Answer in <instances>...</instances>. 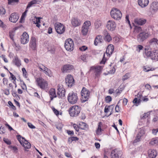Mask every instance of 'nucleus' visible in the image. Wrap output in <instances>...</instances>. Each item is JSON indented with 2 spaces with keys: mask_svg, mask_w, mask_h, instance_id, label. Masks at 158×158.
Here are the masks:
<instances>
[{
  "mask_svg": "<svg viewBox=\"0 0 158 158\" xmlns=\"http://www.w3.org/2000/svg\"><path fill=\"white\" fill-rule=\"evenodd\" d=\"M36 85L38 87L43 90H48V83L47 81L42 78H37L35 81Z\"/></svg>",
  "mask_w": 158,
  "mask_h": 158,
  "instance_id": "obj_1",
  "label": "nucleus"
},
{
  "mask_svg": "<svg viewBox=\"0 0 158 158\" xmlns=\"http://www.w3.org/2000/svg\"><path fill=\"white\" fill-rule=\"evenodd\" d=\"M81 107L78 105H74L70 107L68 111L69 114L71 117H76L78 116L80 113Z\"/></svg>",
  "mask_w": 158,
  "mask_h": 158,
  "instance_id": "obj_2",
  "label": "nucleus"
},
{
  "mask_svg": "<svg viewBox=\"0 0 158 158\" xmlns=\"http://www.w3.org/2000/svg\"><path fill=\"white\" fill-rule=\"evenodd\" d=\"M16 138L20 144L24 148L25 150L26 149H29L31 147V144L24 138L20 135H17Z\"/></svg>",
  "mask_w": 158,
  "mask_h": 158,
  "instance_id": "obj_3",
  "label": "nucleus"
},
{
  "mask_svg": "<svg viewBox=\"0 0 158 158\" xmlns=\"http://www.w3.org/2000/svg\"><path fill=\"white\" fill-rule=\"evenodd\" d=\"M110 15L111 17L116 20L121 19L122 17V14L120 10L113 8L110 11Z\"/></svg>",
  "mask_w": 158,
  "mask_h": 158,
  "instance_id": "obj_4",
  "label": "nucleus"
},
{
  "mask_svg": "<svg viewBox=\"0 0 158 158\" xmlns=\"http://www.w3.org/2000/svg\"><path fill=\"white\" fill-rule=\"evenodd\" d=\"M78 100L77 94L75 93L71 92L69 93L67 96V100L69 103L71 104L76 103Z\"/></svg>",
  "mask_w": 158,
  "mask_h": 158,
  "instance_id": "obj_5",
  "label": "nucleus"
},
{
  "mask_svg": "<svg viewBox=\"0 0 158 158\" xmlns=\"http://www.w3.org/2000/svg\"><path fill=\"white\" fill-rule=\"evenodd\" d=\"M81 99L82 102L87 101L90 97V92L86 88L83 87L81 91Z\"/></svg>",
  "mask_w": 158,
  "mask_h": 158,
  "instance_id": "obj_6",
  "label": "nucleus"
},
{
  "mask_svg": "<svg viewBox=\"0 0 158 158\" xmlns=\"http://www.w3.org/2000/svg\"><path fill=\"white\" fill-rule=\"evenodd\" d=\"M54 26L56 31L59 34H62L65 31V27L61 23H55Z\"/></svg>",
  "mask_w": 158,
  "mask_h": 158,
  "instance_id": "obj_7",
  "label": "nucleus"
},
{
  "mask_svg": "<svg viewBox=\"0 0 158 158\" xmlns=\"http://www.w3.org/2000/svg\"><path fill=\"white\" fill-rule=\"evenodd\" d=\"M40 2L39 0H32L29 2L28 4L25 11L22 14L21 19L22 20L24 19L25 17L26 16L27 13L28 11L27 9L32 6H34L35 4H39Z\"/></svg>",
  "mask_w": 158,
  "mask_h": 158,
  "instance_id": "obj_8",
  "label": "nucleus"
},
{
  "mask_svg": "<svg viewBox=\"0 0 158 158\" xmlns=\"http://www.w3.org/2000/svg\"><path fill=\"white\" fill-rule=\"evenodd\" d=\"M74 44L73 41L71 39H67L64 44V47L66 49L69 51H71L73 49Z\"/></svg>",
  "mask_w": 158,
  "mask_h": 158,
  "instance_id": "obj_9",
  "label": "nucleus"
},
{
  "mask_svg": "<svg viewBox=\"0 0 158 158\" xmlns=\"http://www.w3.org/2000/svg\"><path fill=\"white\" fill-rule=\"evenodd\" d=\"M150 36V34L148 32H141L137 36V40L139 42H143Z\"/></svg>",
  "mask_w": 158,
  "mask_h": 158,
  "instance_id": "obj_10",
  "label": "nucleus"
},
{
  "mask_svg": "<svg viewBox=\"0 0 158 158\" xmlns=\"http://www.w3.org/2000/svg\"><path fill=\"white\" fill-rule=\"evenodd\" d=\"M65 90L62 85L59 84L57 86V94L58 97L62 98L65 96Z\"/></svg>",
  "mask_w": 158,
  "mask_h": 158,
  "instance_id": "obj_11",
  "label": "nucleus"
},
{
  "mask_svg": "<svg viewBox=\"0 0 158 158\" xmlns=\"http://www.w3.org/2000/svg\"><path fill=\"white\" fill-rule=\"evenodd\" d=\"M91 25L90 22L89 21H85L82 26L81 32L82 34L84 35H87L89 27Z\"/></svg>",
  "mask_w": 158,
  "mask_h": 158,
  "instance_id": "obj_12",
  "label": "nucleus"
},
{
  "mask_svg": "<svg viewBox=\"0 0 158 158\" xmlns=\"http://www.w3.org/2000/svg\"><path fill=\"white\" fill-rule=\"evenodd\" d=\"M65 82L68 86L70 87L72 86L75 83L73 76L70 74H68L65 78Z\"/></svg>",
  "mask_w": 158,
  "mask_h": 158,
  "instance_id": "obj_13",
  "label": "nucleus"
},
{
  "mask_svg": "<svg viewBox=\"0 0 158 158\" xmlns=\"http://www.w3.org/2000/svg\"><path fill=\"white\" fill-rule=\"evenodd\" d=\"M110 155L111 158H121L122 152L117 149H115L112 151Z\"/></svg>",
  "mask_w": 158,
  "mask_h": 158,
  "instance_id": "obj_14",
  "label": "nucleus"
},
{
  "mask_svg": "<svg viewBox=\"0 0 158 158\" xmlns=\"http://www.w3.org/2000/svg\"><path fill=\"white\" fill-rule=\"evenodd\" d=\"M74 68L73 65L71 64H67L64 65L61 68L62 73H69L72 70L74 69Z\"/></svg>",
  "mask_w": 158,
  "mask_h": 158,
  "instance_id": "obj_15",
  "label": "nucleus"
},
{
  "mask_svg": "<svg viewBox=\"0 0 158 158\" xmlns=\"http://www.w3.org/2000/svg\"><path fill=\"white\" fill-rule=\"evenodd\" d=\"M39 68L40 71L44 72L46 75L49 77H51L52 76V74L51 71L43 65L42 64L40 66Z\"/></svg>",
  "mask_w": 158,
  "mask_h": 158,
  "instance_id": "obj_16",
  "label": "nucleus"
},
{
  "mask_svg": "<svg viewBox=\"0 0 158 158\" xmlns=\"http://www.w3.org/2000/svg\"><path fill=\"white\" fill-rule=\"evenodd\" d=\"M106 27L108 30L113 31L115 30L116 27V24L113 21L109 20L107 22Z\"/></svg>",
  "mask_w": 158,
  "mask_h": 158,
  "instance_id": "obj_17",
  "label": "nucleus"
},
{
  "mask_svg": "<svg viewBox=\"0 0 158 158\" xmlns=\"http://www.w3.org/2000/svg\"><path fill=\"white\" fill-rule=\"evenodd\" d=\"M29 35L26 32H24L21 38V42L23 44H27L29 42Z\"/></svg>",
  "mask_w": 158,
  "mask_h": 158,
  "instance_id": "obj_18",
  "label": "nucleus"
},
{
  "mask_svg": "<svg viewBox=\"0 0 158 158\" xmlns=\"http://www.w3.org/2000/svg\"><path fill=\"white\" fill-rule=\"evenodd\" d=\"M37 40L35 37L32 36L31 37L29 43V47L32 50H35L37 47Z\"/></svg>",
  "mask_w": 158,
  "mask_h": 158,
  "instance_id": "obj_19",
  "label": "nucleus"
},
{
  "mask_svg": "<svg viewBox=\"0 0 158 158\" xmlns=\"http://www.w3.org/2000/svg\"><path fill=\"white\" fill-rule=\"evenodd\" d=\"M102 68L101 66H96L92 67L91 68V70H93L95 73V75L98 76L100 74Z\"/></svg>",
  "mask_w": 158,
  "mask_h": 158,
  "instance_id": "obj_20",
  "label": "nucleus"
},
{
  "mask_svg": "<svg viewBox=\"0 0 158 158\" xmlns=\"http://www.w3.org/2000/svg\"><path fill=\"white\" fill-rule=\"evenodd\" d=\"M19 18V15L16 13H12L9 17V20L11 22L15 23Z\"/></svg>",
  "mask_w": 158,
  "mask_h": 158,
  "instance_id": "obj_21",
  "label": "nucleus"
},
{
  "mask_svg": "<svg viewBox=\"0 0 158 158\" xmlns=\"http://www.w3.org/2000/svg\"><path fill=\"white\" fill-rule=\"evenodd\" d=\"M147 22V20L143 18H136L134 20L135 23L138 25H142L145 24Z\"/></svg>",
  "mask_w": 158,
  "mask_h": 158,
  "instance_id": "obj_22",
  "label": "nucleus"
},
{
  "mask_svg": "<svg viewBox=\"0 0 158 158\" xmlns=\"http://www.w3.org/2000/svg\"><path fill=\"white\" fill-rule=\"evenodd\" d=\"M145 133V130L143 128L140 129L138 133L136 139L134 140V142H137L140 141L141 137L144 135Z\"/></svg>",
  "mask_w": 158,
  "mask_h": 158,
  "instance_id": "obj_23",
  "label": "nucleus"
},
{
  "mask_svg": "<svg viewBox=\"0 0 158 158\" xmlns=\"http://www.w3.org/2000/svg\"><path fill=\"white\" fill-rule=\"evenodd\" d=\"M12 63L14 65L18 67H20L21 65V60L17 56H15L12 60Z\"/></svg>",
  "mask_w": 158,
  "mask_h": 158,
  "instance_id": "obj_24",
  "label": "nucleus"
},
{
  "mask_svg": "<svg viewBox=\"0 0 158 158\" xmlns=\"http://www.w3.org/2000/svg\"><path fill=\"white\" fill-rule=\"evenodd\" d=\"M114 49V47L113 45L110 44L108 45L106 52L107 56H110L112 54Z\"/></svg>",
  "mask_w": 158,
  "mask_h": 158,
  "instance_id": "obj_25",
  "label": "nucleus"
},
{
  "mask_svg": "<svg viewBox=\"0 0 158 158\" xmlns=\"http://www.w3.org/2000/svg\"><path fill=\"white\" fill-rule=\"evenodd\" d=\"M148 154L149 158H155L157 156V152L155 150L150 149L148 150Z\"/></svg>",
  "mask_w": 158,
  "mask_h": 158,
  "instance_id": "obj_26",
  "label": "nucleus"
},
{
  "mask_svg": "<svg viewBox=\"0 0 158 158\" xmlns=\"http://www.w3.org/2000/svg\"><path fill=\"white\" fill-rule=\"evenodd\" d=\"M71 23L73 26L76 27L80 25L81 22L77 18H74L72 19Z\"/></svg>",
  "mask_w": 158,
  "mask_h": 158,
  "instance_id": "obj_27",
  "label": "nucleus"
},
{
  "mask_svg": "<svg viewBox=\"0 0 158 158\" xmlns=\"http://www.w3.org/2000/svg\"><path fill=\"white\" fill-rule=\"evenodd\" d=\"M138 2L139 5L143 8L146 6L149 2V0H138Z\"/></svg>",
  "mask_w": 158,
  "mask_h": 158,
  "instance_id": "obj_28",
  "label": "nucleus"
},
{
  "mask_svg": "<svg viewBox=\"0 0 158 158\" xmlns=\"http://www.w3.org/2000/svg\"><path fill=\"white\" fill-rule=\"evenodd\" d=\"M49 94L51 100L57 96L55 89L54 88H51L50 89L49 91Z\"/></svg>",
  "mask_w": 158,
  "mask_h": 158,
  "instance_id": "obj_29",
  "label": "nucleus"
},
{
  "mask_svg": "<svg viewBox=\"0 0 158 158\" xmlns=\"http://www.w3.org/2000/svg\"><path fill=\"white\" fill-rule=\"evenodd\" d=\"M110 108H111V111H110V115L113 112V110L114 108V105H111L110 106L106 105L105 109H104V112L105 113H107L109 112L110 111L109 110H110Z\"/></svg>",
  "mask_w": 158,
  "mask_h": 158,
  "instance_id": "obj_30",
  "label": "nucleus"
},
{
  "mask_svg": "<svg viewBox=\"0 0 158 158\" xmlns=\"http://www.w3.org/2000/svg\"><path fill=\"white\" fill-rule=\"evenodd\" d=\"M152 111H148L147 113H145L140 116L141 119H144L147 118H148V119H147L148 121L147 122L148 124L149 123V121L148 119L150 118V113Z\"/></svg>",
  "mask_w": 158,
  "mask_h": 158,
  "instance_id": "obj_31",
  "label": "nucleus"
},
{
  "mask_svg": "<svg viewBox=\"0 0 158 158\" xmlns=\"http://www.w3.org/2000/svg\"><path fill=\"white\" fill-rule=\"evenodd\" d=\"M124 87L122 85L120 86L115 90V93L116 96L119 95L124 89Z\"/></svg>",
  "mask_w": 158,
  "mask_h": 158,
  "instance_id": "obj_32",
  "label": "nucleus"
},
{
  "mask_svg": "<svg viewBox=\"0 0 158 158\" xmlns=\"http://www.w3.org/2000/svg\"><path fill=\"white\" fill-rule=\"evenodd\" d=\"M102 125V122H99L98 123V128L96 130V134L98 135H100L102 134V131H103L101 128Z\"/></svg>",
  "mask_w": 158,
  "mask_h": 158,
  "instance_id": "obj_33",
  "label": "nucleus"
},
{
  "mask_svg": "<svg viewBox=\"0 0 158 158\" xmlns=\"http://www.w3.org/2000/svg\"><path fill=\"white\" fill-rule=\"evenodd\" d=\"M102 36L101 35H97L95 39L94 44L96 46L97 45L98 43H102Z\"/></svg>",
  "mask_w": 158,
  "mask_h": 158,
  "instance_id": "obj_34",
  "label": "nucleus"
},
{
  "mask_svg": "<svg viewBox=\"0 0 158 158\" xmlns=\"http://www.w3.org/2000/svg\"><path fill=\"white\" fill-rule=\"evenodd\" d=\"M79 126L80 129L84 130H86L88 127V125L83 122H81L79 124Z\"/></svg>",
  "mask_w": 158,
  "mask_h": 158,
  "instance_id": "obj_35",
  "label": "nucleus"
},
{
  "mask_svg": "<svg viewBox=\"0 0 158 158\" xmlns=\"http://www.w3.org/2000/svg\"><path fill=\"white\" fill-rule=\"evenodd\" d=\"M137 96L138 98H139V100H142L144 102H147L149 100L147 96L142 97V95L139 93L137 94Z\"/></svg>",
  "mask_w": 158,
  "mask_h": 158,
  "instance_id": "obj_36",
  "label": "nucleus"
},
{
  "mask_svg": "<svg viewBox=\"0 0 158 158\" xmlns=\"http://www.w3.org/2000/svg\"><path fill=\"white\" fill-rule=\"evenodd\" d=\"M151 7L154 11H156L158 10V2H152Z\"/></svg>",
  "mask_w": 158,
  "mask_h": 158,
  "instance_id": "obj_37",
  "label": "nucleus"
},
{
  "mask_svg": "<svg viewBox=\"0 0 158 158\" xmlns=\"http://www.w3.org/2000/svg\"><path fill=\"white\" fill-rule=\"evenodd\" d=\"M79 139V138L77 137L72 136L68 138V142L70 143H71L73 141H78Z\"/></svg>",
  "mask_w": 158,
  "mask_h": 158,
  "instance_id": "obj_38",
  "label": "nucleus"
},
{
  "mask_svg": "<svg viewBox=\"0 0 158 158\" xmlns=\"http://www.w3.org/2000/svg\"><path fill=\"white\" fill-rule=\"evenodd\" d=\"M155 69V68H151L147 65L144 66L143 67V70L145 72H148L150 71H153Z\"/></svg>",
  "mask_w": 158,
  "mask_h": 158,
  "instance_id": "obj_39",
  "label": "nucleus"
},
{
  "mask_svg": "<svg viewBox=\"0 0 158 158\" xmlns=\"http://www.w3.org/2000/svg\"><path fill=\"white\" fill-rule=\"evenodd\" d=\"M151 59L152 60H158V51H156L155 52H153V56H151Z\"/></svg>",
  "mask_w": 158,
  "mask_h": 158,
  "instance_id": "obj_40",
  "label": "nucleus"
},
{
  "mask_svg": "<svg viewBox=\"0 0 158 158\" xmlns=\"http://www.w3.org/2000/svg\"><path fill=\"white\" fill-rule=\"evenodd\" d=\"M149 143L152 145L158 144V138L152 139Z\"/></svg>",
  "mask_w": 158,
  "mask_h": 158,
  "instance_id": "obj_41",
  "label": "nucleus"
},
{
  "mask_svg": "<svg viewBox=\"0 0 158 158\" xmlns=\"http://www.w3.org/2000/svg\"><path fill=\"white\" fill-rule=\"evenodd\" d=\"M51 109L52 110L54 114L57 116H58L59 115H61L62 114V112H59L57 109H55L54 107H52Z\"/></svg>",
  "mask_w": 158,
  "mask_h": 158,
  "instance_id": "obj_42",
  "label": "nucleus"
},
{
  "mask_svg": "<svg viewBox=\"0 0 158 158\" xmlns=\"http://www.w3.org/2000/svg\"><path fill=\"white\" fill-rule=\"evenodd\" d=\"M104 40L106 41L109 42L112 40V37L109 33H107L105 36Z\"/></svg>",
  "mask_w": 158,
  "mask_h": 158,
  "instance_id": "obj_43",
  "label": "nucleus"
},
{
  "mask_svg": "<svg viewBox=\"0 0 158 158\" xmlns=\"http://www.w3.org/2000/svg\"><path fill=\"white\" fill-rule=\"evenodd\" d=\"M9 73L10 74V76L9 77V79L11 81H12L13 82L14 81V83H15V81H16V78L15 76L12 73L10 72V71H9Z\"/></svg>",
  "mask_w": 158,
  "mask_h": 158,
  "instance_id": "obj_44",
  "label": "nucleus"
},
{
  "mask_svg": "<svg viewBox=\"0 0 158 158\" xmlns=\"http://www.w3.org/2000/svg\"><path fill=\"white\" fill-rule=\"evenodd\" d=\"M153 52L150 51H146L145 53V56L147 57H150L151 59V56H153Z\"/></svg>",
  "mask_w": 158,
  "mask_h": 158,
  "instance_id": "obj_45",
  "label": "nucleus"
},
{
  "mask_svg": "<svg viewBox=\"0 0 158 158\" xmlns=\"http://www.w3.org/2000/svg\"><path fill=\"white\" fill-rule=\"evenodd\" d=\"M8 4L14 5L18 3L19 0H8Z\"/></svg>",
  "mask_w": 158,
  "mask_h": 158,
  "instance_id": "obj_46",
  "label": "nucleus"
},
{
  "mask_svg": "<svg viewBox=\"0 0 158 158\" xmlns=\"http://www.w3.org/2000/svg\"><path fill=\"white\" fill-rule=\"evenodd\" d=\"M102 23L100 20L96 21L94 23V26L95 28L98 29L101 25Z\"/></svg>",
  "mask_w": 158,
  "mask_h": 158,
  "instance_id": "obj_47",
  "label": "nucleus"
},
{
  "mask_svg": "<svg viewBox=\"0 0 158 158\" xmlns=\"http://www.w3.org/2000/svg\"><path fill=\"white\" fill-rule=\"evenodd\" d=\"M131 77V75L130 73H127L125 74L122 78V80L123 81L126 80L129 78Z\"/></svg>",
  "mask_w": 158,
  "mask_h": 158,
  "instance_id": "obj_48",
  "label": "nucleus"
},
{
  "mask_svg": "<svg viewBox=\"0 0 158 158\" xmlns=\"http://www.w3.org/2000/svg\"><path fill=\"white\" fill-rule=\"evenodd\" d=\"M87 54H85L82 55H81L80 56L79 58L83 61H85L86 60L87 58Z\"/></svg>",
  "mask_w": 158,
  "mask_h": 158,
  "instance_id": "obj_49",
  "label": "nucleus"
},
{
  "mask_svg": "<svg viewBox=\"0 0 158 158\" xmlns=\"http://www.w3.org/2000/svg\"><path fill=\"white\" fill-rule=\"evenodd\" d=\"M71 125L73 126L76 131L78 132L79 131V129L80 128L79 125H78L76 124L73 123H71Z\"/></svg>",
  "mask_w": 158,
  "mask_h": 158,
  "instance_id": "obj_50",
  "label": "nucleus"
},
{
  "mask_svg": "<svg viewBox=\"0 0 158 158\" xmlns=\"http://www.w3.org/2000/svg\"><path fill=\"white\" fill-rule=\"evenodd\" d=\"M8 104L10 106V107L11 109L15 110H16V108L15 106L11 102L9 101L8 102Z\"/></svg>",
  "mask_w": 158,
  "mask_h": 158,
  "instance_id": "obj_51",
  "label": "nucleus"
},
{
  "mask_svg": "<svg viewBox=\"0 0 158 158\" xmlns=\"http://www.w3.org/2000/svg\"><path fill=\"white\" fill-rule=\"evenodd\" d=\"M6 10L2 7H0V16H2L5 14Z\"/></svg>",
  "mask_w": 158,
  "mask_h": 158,
  "instance_id": "obj_52",
  "label": "nucleus"
},
{
  "mask_svg": "<svg viewBox=\"0 0 158 158\" xmlns=\"http://www.w3.org/2000/svg\"><path fill=\"white\" fill-rule=\"evenodd\" d=\"M140 100L139 99L138 100L137 98H135L133 101V103L135 104L136 106H138L140 102Z\"/></svg>",
  "mask_w": 158,
  "mask_h": 158,
  "instance_id": "obj_53",
  "label": "nucleus"
},
{
  "mask_svg": "<svg viewBox=\"0 0 158 158\" xmlns=\"http://www.w3.org/2000/svg\"><path fill=\"white\" fill-rule=\"evenodd\" d=\"M158 41V40L156 38H153L151 39L149 41V43L150 44H152L154 43L155 44H157V42Z\"/></svg>",
  "mask_w": 158,
  "mask_h": 158,
  "instance_id": "obj_54",
  "label": "nucleus"
},
{
  "mask_svg": "<svg viewBox=\"0 0 158 158\" xmlns=\"http://www.w3.org/2000/svg\"><path fill=\"white\" fill-rule=\"evenodd\" d=\"M112 98L110 96H108L105 98V102L106 103H109L112 101Z\"/></svg>",
  "mask_w": 158,
  "mask_h": 158,
  "instance_id": "obj_55",
  "label": "nucleus"
},
{
  "mask_svg": "<svg viewBox=\"0 0 158 158\" xmlns=\"http://www.w3.org/2000/svg\"><path fill=\"white\" fill-rule=\"evenodd\" d=\"M22 70L23 72V76L26 78L27 77V73L25 69L24 68H22Z\"/></svg>",
  "mask_w": 158,
  "mask_h": 158,
  "instance_id": "obj_56",
  "label": "nucleus"
},
{
  "mask_svg": "<svg viewBox=\"0 0 158 158\" xmlns=\"http://www.w3.org/2000/svg\"><path fill=\"white\" fill-rule=\"evenodd\" d=\"M143 47L141 45H138L136 47V50L138 52H140L141 50L143 48Z\"/></svg>",
  "mask_w": 158,
  "mask_h": 158,
  "instance_id": "obj_57",
  "label": "nucleus"
},
{
  "mask_svg": "<svg viewBox=\"0 0 158 158\" xmlns=\"http://www.w3.org/2000/svg\"><path fill=\"white\" fill-rule=\"evenodd\" d=\"M6 132L5 128L4 127H2V126L0 124V134H4Z\"/></svg>",
  "mask_w": 158,
  "mask_h": 158,
  "instance_id": "obj_58",
  "label": "nucleus"
},
{
  "mask_svg": "<svg viewBox=\"0 0 158 158\" xmlns=\"http://www.w3.org/2000/svg\"><path fill=\"white\" fill-rule=\"evenodd\" d=\"M105 53H104L103 55L102 60L100 62V64H105L106 61L107 59L106 58H105Z\"/></svg>",
  "mask_w": 158,
  "mask_h": 158,
  "instance_id": "obj_59",
  "label": "nucleus"
},
{
  "mask_svg": "<svg viewBox=\"0 0 158 158\" xmlns=\"http://www.w3.org/2000/svg\"><path fill=\"white\" fill-rule=\"evenodd\" d=\"M10 148H11L12 150H13V152L15 153H17L18 152V148L16 146H10Z\"/></svg>",
  "mask_w": 158,
  "mask_h": 158,
  "instance_id": "obj_60",
  "label": "nucleus"
},
{
  "mask_svg": "<svg viewBox=\"0 0 158 158\" xmlns=\"http://www.w3.org/2000/svg\"><path fill=\"white\" fill-rule=\"evenodd\" d=\"M0 27L2 28L3 29H5L6 27V26L5 24L0 19Z\"/></svg>",
  "mask_w": 158,
  "mask_h": 158,
  "instance_id": "obj_61",
  "label": "nucleus"
},
{
  "mask_svg": "<svg viewBox=\"0 0 158 158\" xmlns=\"http://www.w3.org/2000/svg\"><path fill=\"white\" fill-rule=\"evenodd\" d=\"M3 141L8 145H10L11 144V143L10 141L8 139L5 138L3 139Z\"/></svg>",
  "mask_w": 158,
  "mask_h": 158,
  "instance_id": "obj_62",
  "label": "nucleus"
},
{
  "mask_svg": "<svg viewBox=\"0 0 158 158\" xmlns=\"http://www.w3.org/2000/svg\"><path fill=\"white\" fill-rule=\"evenodd\" d=\"M145 87L147 89L150 90L151 89V87L149 84H146L145 85Z\"/></svg>",
  "mask_w": 158,
  "mask_h": 158,
  "instance_id": "obj_63",
  "label": "nucleus"
},
{
  "mask_svg": "<svg viewBox=\"0 0 158 158\" xmlns=\"http://www.w3.org/2000/svg\"><path fill=\"white\" fill-rule=\"evenodd\" d=\"M1 57L3 59V60L5 63H7L8 61L7 58L4 55H2Z\"/></svg>",
  "mask_w": 158,
  "mask_h": 158,
  "instance_id": "obj_64",
  "label": "nucleus"
}]
</instances>
